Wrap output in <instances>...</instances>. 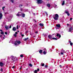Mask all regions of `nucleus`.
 <instances>
[{"instance_id":"nucleus-19","label":"nucleus","mask_w":73,"mask_h":73,"mask_svg":"<svg viewBox=\"0 0 73 73\" xmlns=\"http://www.w3.org/2000/svg\"><path fill=\"white\" fill-rule=\"evenodd\" d=\"M12 30L13 31H16V28L15 27H13V29H12Z\"/></svg>"},{"instance_id":"nucleus-7","label":"nucleus","mask_w":73,"mask_h":73,"mask_svg":"<svg viewBox=\"0 0 73 73\" xmlns=\"http://www.w3.org/2000/svg\"><path fill=\"white\" fill-rule=\"evenodd\" d=\"M21 13L20 12H19L18 13H17L16 15L17 16V17H20V16H21Z\"/></svg>"},{"instance_id":"nucleus-64","label":"nucleus","mask_w":73,"mask_h":73,"mask_svg":"<svg viewBox=\"0 0 73 73\" xmlns=\"http://www.w3.org/2000/svg\"><path fill=\"white\" fill-rule=\"evenodd\" d=\"M17 32H19V31H18Z\"/></svg>"},{"instance_id":"nucleus-11","label":"nucleus","mask_w":73,"mask_h":73,"mask_svg":"<svg viewBox=\"0 0 73 73\" xmlns=\"http://www.w3.org/2000/svg\"><path fill=\"white\" fill-rule=\"evenodd\" d=\"M5 27L6 30H8L9 29V26L5 25Z\"/></svg>"},{"instance_id":"nucleus-48","label":"nucleus","mask_w":73,"mask_h":73,"mask_svg":"<svg viewBox=\"0 0 73 73\" xmlns=\"http://www.w3.org/2000/svg\"><path fill=\"white\" fill-rule=\"evenodd\" d=\"M21 68H22V66H21V67L20 68V70H21Z\"/></svg>"},{"instance_id":"nucleus-37","label":"nucleus","mask_w":73,"mask_h":73,"mask_svg":"<svg viewBox=\"0 0 73 73\" xmlns=\"http://www.w3.org/2000/svg\"><path fill=\"white\" fill-rule=\"evenodd\" d=\"M70 44L71 46H72L73 45V43L72 42H71L70 43Z\"/></svg>"},{"instance_id":"nucleus-47","label":"nucleus","mask_w":73,"mask_h":73,"mask_svg":"<svg viewBox=\"0 0 73 73\" xmlns=\"http://www.w3.org/2000/svg\"><path fill=\"white\" fill-rule=\"evenodd\" d=\"M46 51V48L44 49V51Z\"/></svg>"},{"instance_id":"nucleus-45","label":"nucleus","mask_w":73,"mask_h":73,"mask_svg":"<svg viewBox=\"0 0 73 73\" xmlns=\"http://www.w3.org/2000/svg\"><path fill=\"white\" fill-rule=\"evenodd\" d=\"M24 35H23V34L21 35V36L22 37H24Z\"/></svg>"},{"instance_id":"nucleus-50","label":"nucleus","mask_w":73,"mask_h":73,"mask_svg":"<svg viewBox=\"0 0 73 73\" xmlns=\"http://www.w3.org/2000/svg\"><path fill=\"white\" fill-rule=\"evenodd\" d=\"M70 20H72V18H71L70 19Z\"/></svg>"},{"instance_id":"nucleus-63","label":"nucleus","mask_w":73,"mask_h":73,"mask_svg":"<svg viewBox=\"0 0 73 73\" xmlns=\"http://www.w3.org/2000/svg\"><path fill=\"white\" fill-rule=\"evenodd\" d=\"M66 68H68V66H66Z\"/></svg>"},{"instance_id":"nucleus-55","label":"nucleus","mask_w":73,"mask_h":73,"mask_svg":"<svg viewBox=\"0 0 73 73\" xmlns=\"http://www.w3.org/2000/svg\"><path fill=\"white\" fill-rule=\"evenodd\" d=\"M0 31H1V32H2V31H3V30H0Z\"/></svg>"},{"instance_id":"nucleus-59","label":"nucleus","mask_w":73,"mask_h":73,"mask_svg":"<svg viewBox=\"0 0 73 73\" xmlns=\"http://www.w3.org/2000/svg\"><path fill=\"white\" fill-rule=\"evenodd\" d=\"M67 25V26H68V25H69V24H68Z\"/></svg>"},{"instance_id":"nucleus-36","label":"nucleus","mask_w":73,"mask_h":73,"mask_svg":"<svg viewBox=\"0 0 73 73\" xmlns=\"http://www.w3.org/2000/svg\"><path fill=\"white\" fill-rule=\"evenodd\" d=\"M20 57H23V54H21L20 55Z\"/></svg>"},{"instance_id":"nucleus-54","label":"nucleus","mask_w":73,"mask_h":73,"mask_svg":"<svg viewBox=\"0 0 73 73\" xmlns=\"http://www.w3.org/2000/svg\"><path fill=\"white\" fill-rule=\"evenodd\" d=\"M21 11H22L23 10V9H22V8H21Z\"/></svg>"},{"instance_id":"nucleus-60","label":"nucleus","mask_w":73,"mask_h":73,"mask_svg":"<svg viewBox=\"0 0 73 73\" xmlns=\"http://www.w3.org/2000/svg\"><path fill=\"white\" fill-rule=\"evenodd\" d=\"M18 27H20V26H18Z\"/></svg>"},{"instance_id":"nucleus-57","label":"nucleus","mask_w":73,"mask_h":73,"mask_svg":"<svg viewBox=\"0 0 73 73\" xmlns=\"http://www.w3.org/2000/svg\"><path fill=\"white\" fill-rule=\"evenodd\" d=\"M28 31H26V33H28Z\"/></svg>"},{"instance_id":"nucleus-20","label":"nucleus","mask_w":73,"mask_h":73,"mask_svg":"<svg viewBox=\"0 0 73 73\" xmlns=\"http://www.w3.org/2000/svg\"><path fill=\"white\" fill-rule=\"evenodd\" d=\"M8 18L9 19H12V15H10L9 17Z\"/></svg>"},{"instance_id":"nucleus-58","label":"nucleus","mask_w":73,"mask_h":73,"mask_svg":"<svg viewBox=\"0 0 73 73\" xmlns=\"http://www.w3.org/2000/svg\"><path fill=\"white\" fill-rule=\"evenodd\" d=\"M33 37H36V36H34Z\"/></svg>"},{"instance_id":"nucleus-2","label":"nucleus","mask_w":73,"mask_h":73,"mask_svg":"<svg viewBox=\"0 0 73 73\" xmlns=\"http://www.w3.org/2000/svg\"><path fill=\"white\" fill-rule=\"evenodd\" d=\"M21 43V42L20 41H15L14 43V44L15 46H19V44Z\"/></svg>"},{"instance_id":"nucleus-22","label":"nucleus","mask_w":73,"mask_h":73,"mask_svg":"<svg viewBox=\"0 0 73 73\" xmlns=\"http://www.w3.org/2000/svg\"><path fill=\"white\" fill-rule=\"evenodd\" d=\"M65 4V1H63V2L62 4V5H64Z\"/></svg>"},{"instance_id":"nucleus-52","label":"nucleus","mask_w":73,"mask_h":73,"mask_svg":"<svg viewBox=\"0 0 73 73\" xmlns=\"http://www.w3.org/2000/svg\"><path fill=\"white\" fill-rule=\"evenodd\" d=\"M15 68V66H13L12 67V68Z\"/></svg>"},{"instance_id":"nucleus-29","label":"nucleus","mask_w":73,"mask_h":73,"mask_svg":"<svg viewBox=\"0 0 73 73\" xmlns=\"http://www.w3.org/2000/svg\"><path fill=\"white\" fill-rule=\"evenodd\" d=\"M34 73H37V70H35L34 71Z\"/></svg>"},{"instance_id":"nucleus-28","label":"nucleus","mask_w":73,"mask_h":73,"mask_svg":"<svg viewBox=\"0 0 73 73\" xmlns=\"http://www.w3.org/2000/svg\"><path fill=\"white\" fill-rule=\"evenodd\" d=\"M52 39H53V40H57V38H52Z\"/></svg>"},{"instance_id":"nucleus-10","label":"nucleus","mask_w":73,"mask_h":73,"mask_svg":"<svg viewBox=\"0 0 73 73\" xmlns=\"http://www.w3.org/2000/svg\"><path fill=\"white\" fill-rule=\"evenodd\" d=\"M4 65V63L1 62H0V66L1 67H2V66H3Z\"/></svg>"},{"instance_id":"nucleus-3","label":"nucleus","mask_w":73,"mask_h":73,"mask_svg":"<svg viewBox=\"0 0 73 73\" xmlns=\"http://www.w3.org/2000/svg\"><path fill=\"white\" fill-rule=\"evenodd\" d=\"M11 60L12 61H16V57L14 56L13 55H11Z\"/></svg>"},{"instance_id":"nucleus-18","label":"nucleus","mask_w":73,"mask_h":73,"mask_svg":"<svg viewBox=\"0 0 73 73\" xmlns=\"http://www.w3.org/2000/svg\"><path fill=\"white\" fill-rule=\"evenodd\" d=\"M17 32H15V34H13L14 35V36L15 37H16V36H17Z\"/></svg>"},{"instance_id":"nucleus-17","label":"nucleus","mask_w":73,"mask_h":73,"mask_svg":"<svg viewBox=\"0 0 73 73\" xmlns=\"http://www.w3.org/2000/svg\"><path fill=\"white\" fill-rule=\"evenodd\" d=\"M56 26L58 28H60L61 26V25H60V24H58V25H56Z\"/></svg>"},{"instance_id":"nucleus-23","label":"nucleus","mask_w":73,"mask_h":73,"mask_svg":"<svg viewBox=\"0 0 73 73\" xmlns=\"http://www.w3.org/2000/svg\"><path fill=\"white\" fill-rule=\"evenodd\" d=\"M47 6L48 7H50V5L49 4H47Z\"/></svg>"},{"instance_id":"nucleus-1","label":"nucleus","mask_w":73,"mask_h":73,"mask_svg":"<svg viewBox=\"0 0 73 73\" xmlns=\"http://www.w3.org/2000/svg\"><path fill=\"white\" fill-rule=\"evenodd\" d=\"M53 17L55 20H58V15L56 14L55 15H53Z\"/></svg>"},{"instance_id":"nucleus-49","label":"nucleus","mask_w":73,"mask_h":73,"mask_svg":"<svg viewBox=\"0 0 73 73\" xmlns=\"http://www.w3.org/2000/svg\"><path fill=\"white\" fill-rule=\"evenodd\" d=\"M35 33H38V32L36 31L35 32Z\"/></svg>"},{"instance_id":"nucleus-6","label":"nucleus","mask_w":73,"mask_h":73,"mask_svg":"<svg viewBox=\"0 0 73 73\" xmlns=\"http://www.w3.org/2000/svg\"><path fill=\"white\" fill-rule=\"evenodd\" d=\"M66 52L65 51V50H62L61 52V54L62 55L64 53H65Z\"/></svg>"},{"instance_id":"nucleus-61","label":"nucleus","mask_w":73,"mask_h":73,"mask_svg":"<svg viewBox=\"0 0 73 73\" xmlns=\"http://www.w3.org/2000/svg\"><path fill=\"white\" fill-rule=\"evenodd\" d=\"M3 39H4L5 38H4V37H3Z\"/></svg>"},{"instance_id":"nucleus-15","label":"nucleus","mask_w":73,"mask_h":73,"mask_svg":"<svg viewBox=\"0 0 73 73\" xmlns=\"http://www.w3.org/2000/svg\"><path fill=\"white\" fill-rule=\"evenodd\" d=\"M21 16H22V17H25V14L23 13H21Z\"/></svg>"},{"instance_id":"nucleus-26","label":"nucleus","mask_w":73,"mask_h":73,"mask_svg":"<svg viewBox=\"0 0 73 73\" xmlns=\"http://www.w3.org/2000/svg\"><path fill=\"white\" fill-rule=\"evenodd\" d=\"M39 52L40 53H42V50H40L39 51Z\"/></svg>"},{"instance_id":"nucleus-41","label":"nucleus","mask_w":73,"mask_h":73,"mask_svg":"<svg viewBox=\"0 0 73 73\" xmlns=\"http://www.w3.org/2000/svg\"><path fill=\"white\" fill-rule=\"evenodd\" d=\"M45 13H46V16H48V14L47 13V12H45Z\"/></svg>"},{"instance_id":"nucleus-33","label":"nucleus","mask_w":73,"mask_h":73,"mask_svg":"<svg viewBox=\"0 0 73 73\" xmlns=\"http://www.w3.org/2000/svg\"><path fill=\"white\" fill-rule=\"evenodd\" d=\"M29 66H32V64H29Z\"/></svg>"},{"instance_id":"nucleus-30","label":"nucleus","mask_w":73,"mask_h":73,"mask_svg":"<svg viewBox=\"0 0 73 73\" xmlns=\"http://www.w3.org/2000/svg\"><path fill=\"white\" fill-rule=\"evenodd\" d=\"M4 8H5V6L3 7H2V9L3 11H4Z\"/></svg>"},{"instance_id":"nucleus-38","label":"nucleus","mask_w":73,"mask_h":73,"mask_svg":"<svg viewBox=\"0 0 73 73\" xmlns=\"http://www.w3.org/2000/svg\"><path fill=\"white\" fill-rule=\"evenodd\" d=\"M44 67L45 68H47V67H48V66L47 65H45V66H44Z\"/></svg>"},{"instance_id":"nucleus-27","label":"nucleus","mask_w":73,"mask_h":73,"mask_svg":"<svg viewBox=\"0 0 73 73\" xmlns=\"http://www.w3.org/2000/svg\"><path fill=\"white\" fill-rule=\"evenodd\" d=\"M0 33L1 34V35H4V33L3 31L1 32Z\"/></svg>"},{"instance_id":"nucleus-14","label":"nucleus","mask_w":73,"mask_h":73,"mask_svg":"<svg viewBox=\"0 0 73 73\" xmlns=\"http://www.w3.org/2000/svg\"><path fill=\"white\" fill-rule=\"evenodd\" d=\"M48 38H50V40H51V39H52V36L51 35H49L48 36Z\"/></svg>"},{"instance_id":"nucleus-31","label":"nucleus","mask_w":73,"mask_h":73,"mask_svg":"<svg viewBox=\"0 0 73 73\" xmlns=\"http://www.w3.org/2000/svg\"><path fill=\"white\" fill-rule=\"evenodd\" d=\"M28 39V38H25V41H27V40Z\"/></svg>"},{"instance_id":"nucleus-25","label":"nucleus","mask_w":73,"mask_h":73,"mask_svg":"<svg viewBox=\"0 0 73 73\" xmlns=\"http://www.w3.org/2000/svg\"><path fill=\"white\" fill-rule=\"evenodd\" d=\"M43 53L44 54H46V52L45 51H44L43 52Z\"/></svg>"},{"instance_id":"nucleus-12","label":"nucleus","mask_w":73,"mask_h":73,"mask_svg":"<svg viewBox=\"0 0 73 73\" xmlns=\"http://www.w3.org/2000/svg\"><path fill=\"white\" fill-rule=\"evenodd\" d=\"M2 17H3V14L2 13H0V20L2 19Z\"/></svg>"},{"instance_id":"nucleus-43","label":"nucleus","mask_w":73,"mask_h":73,"mask_svg":"<svg viewBox=\"0 0 73 73\" xmlns=\"http://www.w3.org/2000/svg\"><path fill=\"white\" fill-rule=\"evenodd\" d=\"M69 43H70H70H71V41H69L68 42Z\"/></svg>"},{"instance_id":"nucleus-40","label":"nucleus","mask_w":73,"mask_h":73,"mask_svg":"<svg viewBox=\"0 0 73 73\" xmlns=\"http://www.w3.org/2000/svg\"><path fill=\"white\" fill-rule=\"evenodd\" d=\"M23 6V5H19L20 7H22Z\"/></svg>"},{"instance_id":"nucleus-51","label":"nucleus","mask_w":73,"mask_h":73,"mask_svg":"<svg viewBox=\"0 0 73 73\" xmlns=\"http://www.w3.org/2000/svg\"><path fill=\"white\" fill-rule=\"evenodd\" d=\"M37 70V71H39V70H40L39 69V68H38Z\"/></svg>"},{"instance_id":"nucleus-53","label":"nucleus","mask_w":73,"mask_h":73,"mask_svg":"<svg viewBox=\"0 0 73 73\" xmlns=\"http://www.w3.org/2000/svg\"><path fill=\"white\" fill-rule=\"evenodd\" d=\"M66 7H68V6H69V5H66Z\"/></svg>"},{"instance_id":"nucleus-34","label":"nucleus","mask_w":73,"mask_h":73,"mask_svg":"<svg viewBox=\"0 0 73 73\" xmlns=\"http://www.w3.org/2000/svg\"><path fill=\"white\" fill-rule=\"evenodd\" d=\"M3 68H1V72H3Z\"/></svg>"},{"instance_id":"nucleus-42","label":"nucleus","mask_w":73,"mask_h":73,"mask_svg":"<svg viewBox=\"0 0 73 73\" xmlns=\"http://www.w3.org/2000/svg\"><path fill=\"white\" fill-rule=\"evenodd\" d=\"M17 29H19V27H18V25H17Z\"/></svg>"},{"instance_id":"nucleus-16","label":"nucleus","mask_w":73,"mask_h":73,"mask_svg":"<svg viewBox=\"0 0 73 73\" xmlns=\"http://www.w3.org/2000/svg\"><path fill=\"white\" fill-rule=\"evenodd\" d=\"M53 7L55 8H58V7H57V5H56V4H54V5H53Z\"/></svg>"},{"instance_id":"nucleus-62","label":"nucleus","mask_w":73,"mask_h":73,"mask_svg":"<svg viewBox=\"0 0 73 73\" xmlns=\"http://www.w3.org/2000/svg\"><path fill=\"white\" fill-rule=\"evenodd\" d=\"M61 65H60V67H61Z\"/></svg>"},{"instance_id":"nucleus-46","label":"nucleus","mask_w":73,"mask_h":73,"mask_svg":"<svg viewBox=\"0 0 73 73\" xmlns=\"http://www.w3.org/2000/svg\"><path fill=\"white\" fill-rule=\"evenodd\" d=\"M11 27H12V26H11V25H10L9 27V28H11Z\"/></svg>"},{"instance_id":"nucleus-8","label":"nucleus","mask_w":73,"mask_h":73,"mask_svg":"<svg viewBox=\"0 0 73 73\" xmlns=\"http://www.w3.org/2000/svg\"><path fill=\"white\" fill-rule=\"evenodd\" d=\"M37 27V25L36 24H35L33 26V28H36Z\"/></svg>"},{"instance_id":"nucleus-24","label":"nucleus","mask_w":73,"mask_h":73,"mask_svg":"<svg viewBox=\"0 0 73 73\" xmlns=\"http://www.w3.org/2000/svg\"><path fill=\"white\" fill-rule=\"evenodd\" d=\"M41 66H44V63H41Z\"/></svg>"},{"instance_id":"nucleus-13","label":"nucleus","mask_w":73,"mask_h":73,"mask_svg":"<svg viewBox=\"0 0 73 73\" xmlns=\"http://www.w3.org/2000/svg\"><path fill=\"white\" fill-rule=\"evenodd\" d=\"M73 30V29H72V27H71L70 28H69V32H71Z\"/></svg>"},{"instance_id":"nucleus-32","label":"nucleus","mask_w":73,"mask_h":73,"mask_svg":"<svg viewBox=\"0 0 73 73\" xmlns=\"http://www.w3.org/2000/svg\"><path fill=\"white\" fill-rule=\"evenodd\" d=\"M33 21L34 23H36V21L35 20L33 19Z\"/></svg>"},{"instance_id":"nucleus-9","label":"nucleus","mask_w":73,"mask_h":73,"mask_svg":"<svg viewBox=\"0 0 73 73\" xmlns=\"http://www.w3.org/2000/svg\"><path fill=\"white\" fill-rule=\"evenodd\" d=\"M57 37H59V38H60L61 37V35L60 34H57L56 35Z\"/></svg>"},{"instance_id":"nucleus-39","label":"nucleus","mask_w":73,"mask_h":73,"mask_svg":"<svg viewBox=\"0 0 73 73\" xmlns=\"http://www.w3.org/2000/svg\"><path fill=\"white\" fill-rule=\"evenodd\" d=\"M3 35H0V37H3Z\"/></svg>"},{"instance_id":"nucleus-21","label":"nucleus","mask_w":73,"mask_h":73,"mask_svg":"<svg viewBox=\"0 0 73 73\" xmlns=\"http://www.w3.org/2000/svg\"><path fill=\"white\" fill-rule=\"evenodd\" d=\"M39 25L41 27H43L44 26V24L42 23H40Z\"/></svg>"},{"instance_id":"nucleus-35","label":"nucleus","mask_w":73,"mask_h":73,"mask_svg":"<svg viewBox=\"0 0 73 73\" xmlns=\"http://www.w3.org/2000/svg\"><path fill=\"white\" fill-rule=\"evenodd\" d=\"M10 1H11L12 3H13V1L12 0H10Z\"/></svg>"},{"instance_id":"nucleus-4","label":"nucleus","mask_w":73,"mask_h":73,"mask_svg":"<svg viewBox=\"0 0 73 73\" xmlns=\"http://www.w3.org/2000/svg\"><path fill=\"white\" fill-rule=\"evenodd\" d=\"M69 11L68 10H65L64 13L66 14L68 16H69L70 15V14L69 13Z\"/></svg>"},{"instance_id":"nucleus-5","label":"nucleus","mask_w":73,"mask_h":73,"mask_svg":"<svg viewBox=\"0 0 73 73\" xmlns=\"http://www.w3.org/2000/svg\"><path fill=\"white\" fill-rule=\"evenodd\" d=\"M42 0H37V3L39 4H41L42 3Z\"/></svg>"},{"instance_id":"nucleus-56","label":"nucleus","mask_w":73,"mask_h":73,"mask_svg":"<svg viewBox=\"0 0 73 73\" xmlns=\"http://www.w3.org/2000/svg\"><path fill=\"white\" fill-rule=\"evenodd\" d=\"M33 14H34V15H35V13H33Z\"/></svg>"},{"instance_id":"nucleus-44","label":"nucleus","mask_w":73,"mask_h":73,"mask_svg":"<svg viewBox=\"0 0 73 73\" xmlns=\"http://www.w3.org/2000/svg\"><path fill=\"white\" fill-rule=\"evenodd\" d=\"M5 35H7V32H5Z\"/></svg>"}]
</instances>
